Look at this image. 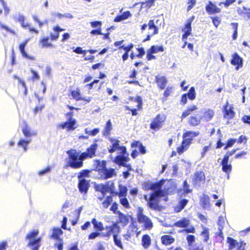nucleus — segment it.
Here are the masks:
<instances>
[{
	"instance_id": "f704fd0d",
	"label": "nucleus",
	"mask_w": 250,
	"mask_h": 250,
	"mask_svg": "<svg viewBox=\"0 0 250 250\" xmlns=\"http://www.w3.org/2000/svg\"><path fill=\"white\" fill-rule=\"evenodd\" d=\"M225 222V219L223 216H221L218 217L217 224L219 226L218 229L220 231L219 235L220 236H222V235L223 234L222 229L224 226Z\"/></svg>"
},
{
	"instance_id": "338daca9",
	"label": "nucleus",
	"mask_w": 250,
	"mask_h": 250,
	"mask_svg": "<svg viewBox=\"0 0 250 250\" xmlns=\"http://www.w3.org/2000/svg\"><path fill=\"white\" fill-rule=\"evenodd\" d=\"M90 33L96 35H103V33L101 32V28H98L97 29L92 30Z\"/></svg>"
},
{
	"instance_id": "1a4fd4ad",
	"label": "nucleus",
	"mask_w": 250,
	"mask_h": 250,
	"mask_svg": "<svg viewBox=\"0 0 250 250\" xmlns=\"http://www.w3.org/2000/svg\"><path fill=\"white\" fill-rule=\"evenodd\" d=\"M98 149L97 144L94 143L91 144L87 148L85 151L82 152V157H83L84 159H91L96 156V153Z\"/></svg>"
},
{
	"instance_id": "72a5a7b5",
	"label": "nucleus",
	"mask_w": 250,
	"mask_h": 250,
	"mask_svg": "<svg viewBox=\"0 0 250 250\" xmlns=\"http://www.w3.org/2000/svg\"><path fill=\"white\" fill-rule=\"evenodd\" d=\"M53 30L54 31L56 32L57 33H55V34H50V38H51V40L55 41V40H56L59 38V32L63 31V30H64V29L63 28H60L58 26H55L53 27Z\"/></svg>"
},
{
	"instance_id": "cd10ccee",
	"label": "nucleus",
	"mask_w": 250,
	"mask_h": 250,
	"mask_svg": "<svg viewBox=\"0 0 250 250\" xmlns=\"http://www.w3.org/2000/svg\"><path fill=\"white\" fill-rule=\"evenodd\" d=\"M91 223L94 226V228L96 231H102L104 230V227L102 222L97 221L96 218H93Z\"/></svg>"
},
{
	"instance_id": "a878e982",
	"label": "nucleus",
	"mask_w": 250,
	"mask_h": 250,
	"mask_svg": "<svg viewBox=\"0 0 250 250\" xmlns=\"http://www.w3.org/2000/svg\"><path fill=\"white\" fill-rule=\"evenodd\" d=\"M63 233L62 230L59 228H54L52 229V233L50 237L54 239H59V237Z\"/></svg>"
},
{
	"instance_id": "f8f14e48",
	"label": "nucleus",
	"mask_w": 250,
	"mask_h": 250,
	"mask_svg": "<svg viewBox=\"0 0 250 250\" xmlns=\"http://www.w3.org/2000/svg\"><path fill=\"white\" fill-rule=\"evenodd\" d=\"M165 119L164 115H158L150 124V128L156 130H159L162 126Z\"/></svg>"
},
{
	"instance_id": "5fc2aeb1",
	"label": "nucleus",
	"mask_w": 250,
	"mask_h": 250,
	"mask_svg": "<svg viewBox=\"0 0 250 250\" xmlns=\"http://www.w3.org/2000/svg\"><path fill=\"white\" fill-rule=\"evenodd\" d=\"M188 203V200L187 199H183L180 202L179 206V207H177L178 208H179L177 210V211H180L182 209H183L185 207V206L186 205V204Z\"/></svg>"
},
{
	"instance_id": "a19ab883",
	"label": "nucleus",
	"mask_w": 250,
	"mask_h": 250,
	"mask_svg": "<svg viewBox=\"0 0 250 250\" xmlns=\"http://www.w3.org/2000/svg\"><path fill=\"white\" fill-rule=\"evenodd\" d=\"M0 28L5 30L6 32L10 33L13 35H16L17 33L15 30L11 29L8 26L0 22Z\"/></svg>"
},
{
	"instance_id": "423d86ee",
	"label": "nucleus",
	"mask_w": 250,
	"mask_h": 250,
	"mask_svg": "<svg viewBox=\"0 0 250 250\" xmlns=\"http://www.w3.org/2000/svg\"><path fill=\"white\" fill-rule=\"evenodd\" d=\"M68 96H71V98L76 101H83L87 103L90 102L91 98H86L83 97L81 92V89L79 87H77L76 89L71 90L68 94Z\"/></svg>"
},
{
	"instance_id": "de8ad7c7",
	"label": "nucleus",
	"mask_w": 250,
	"mask_h": 250,
	"mask_svg": "<svg viewBox=\"0 0 250 250\" xmlns=\"http://www.w3.org/2000/svg\"><path fill=\"white\" fill-rule=\"evenodd\" d=\"M18 21L20 23L21 26L23 28H26L29 26V24L25 23V18L22 15H20L19 16Z\"/></svg>"
},
{
	"instance_id": "bb28decb",
	"label": "nucleus",
	"mask_w": 250,
	"mask_h": 250,
	"mask_svg": "<svg viewBox=\"0 0 250 250\" xmlns=\"http://www.w3.org/2000/svg\"><path fill=\"white\" fill-rule=\"evenodd\" d=\"M161 241L163 244L169 245L174 242L175 239L170 235H166L161 237Z\"/></svg>"
},
{
	"instance_id": "2f4dec72",
	"label": "nucleus",
	"mask_w": 250,
	"mask_h": 250,
	"mask_svg": "<svg viewBox=\"0 0 250 250\" xmlns=\"http://www.w3.org/2000/svg\"><path fill=\"white\" fill-rule=\"evenodd\" d=\"M199 134V131H187L183 134V138L190 139V141H192L193 138L198 136Z\"/></svg>"
},
{
	"instance_id": "c85d7f7f",
	"label": "nucleus",
	"mask_w": 250,
	"mask_h": 250,
	"mask_svg": "<svg viewBox=\"0 0 250 250\" xmlns=\"http://www.w3.org/2000/svg\"><path fill=\"white\" fill-rule=\"evenodd\" d=\"M131 16V13L129 11H127L125 12L121 15L117 16L115 19L114 20V21L115 22H119L123 20L128 19L129 17Z\"/></svg>"
},
{
	"instance_id": "3c124183",
	"label": "nucleus",
	"mask_w": 250,
	"mask_h": 250,
	"mask_svg": "<svg viewBox=\"0 0 250 250\" xmlns=\"http://www.w3.org/2000/svg\"><path fill=\"white\" fill-rule=\"evenodd\" d=\"M188 98L190 100H194L195 98V89L193 87H191L188 94Z\"/></svg>"
},
{
	"instance_id": "393cba45",
	"label": "nucleus",
	"mask_w": 250,
	"mask_h": 250,
	"mask_svg": "<svg viewBox=\"0 0 250 250\" xmlns=\"http://www.w3.org/2000/svg\"><path fill=\"white\" fill-rule=\"evenodd\" d=\"M156 81L158 86L161 89H163L165 88L166 85L167 83V80L165 77L156 76Z\"/></svg>"
},
{
	"instance_id": "e433bc0d",
	"label": "nucleus",
	"mask_w": 250,
	"mask_h": 250,
	"mask_svg": "<svg viewBox=\"0 0 250 250\" xmlns=\"http://www.w3.org/2000/svg\"><path fill=\"white\" fill-rule=\"evenodd\" d=\"M40 43L42 47H48L52 46L51 43L49 42V38L47 37L42 38L40 40Z\"/></svg>"
},
{
	"instance_id": "a211bd4d",
	"label": "nucleus",
	"mask_w": 250,
	"mask_h": 250,
	"mask_svg": "<svg viewBox=\"0 0 250 250\" xmlns=\"http://www.w3.org/2000/svg\"><path fill=\"white\" fill-rule=\"evenodd\" d=\"M229 160L228 156H224L223 159L221 162L222 166V170L226 173L229 174L232 169V166L231 164H229Z\"/></svg>"
},
{
	"instance_id": "49530a36",
	"label": "nucleus",
	"mask_w": 250,
	"mask_h": 250,
	"mask_svg": "<svg viewBox=\"0 0 250 250\" xmlns=\"http://www.w3.org/2000/svg\"><path fill=\"white\" fill-rule=\"evenodd\" d=\"M151 52L153 53H157L159 52L164 51V48L163 46H155L153 45L150 48Z\"/></svg>"
},
{
	"instance_id": "9b49d317",
	"label": "nucleus",
	"mask_w": 250,
	"mask_h": 250,
	"mask_svg": "<svg viewBox=\"0 0 250 250\" xmlns=\"http://www.w3.org/2000/svg\"><path fill=\"white\" fill-rule=\"evenodd\" d=\"M29 41V39H25L19 44L18 48L22 57L29 60L34 61L36 60V57L34 56L28 55L25 51V47Z\"/></svg>"
},
{
	"instance_id": "864d4df0",
	"label": "nucleus",
	"mask_w": 250,
	"mask_h": 250,
	"mask_svg": "<svg viewBox=\"0 0 250 250\" xmlns=\"http://www.w3.org/2000/svg\"><path fill=\"white\" fill-rule=\"evenodd\" d=\"M186 239L188 245L191 246H192V243L195 242V236L193 235H188L187 236Z\"/></svg>"
},
{
	"instance_id": "20e7f679",
	"label": "nucleus",
	"mask_w": 250,
	"mask_h": 250,
	"mask_svg": "<svg viewBox=\"0 0 250 250\" xmlns=\"http://www.w3.org/2000/svg\"><path fill=\"white\" fill-rule=\"evenodd\" d=\"M94 170L98 172V179L105 180L109 178V169L106 167V162L96 160Z\"/></svg>"
},
{
	"instance_id": "58836bf2",
	"label": "nucleus",
	"mask_w": 250,
	"mask_h": 250,
	"mask_svg": "<svg viewBox=\"0 0 250 250\" xmlns=\"http://www.w3.org/2000/svg\"><path fill=\"white\" fill-rule=\"evenodd\" d=\"M142 243L145 248H147L150 245V238L148 235H144L142 238Z\"/></svg>"
},
{
	"instance_id": "39448f33",
	"label": "nucleus",
	"mask_w": 250,
	"mask_h": 250,
	"mask_svg": "<svg viewBox=\"0 0 250 250\" xmlns=\"http://www.w3.org/2000/svg\"><path fill=\"white\" fill-rule=\"evenodd\" d=\"M119 143V140L110 138V153L117 152L118 155L120 156L127 154L125 147L121 146Z\"/></svg>"
},
{
	"instance_id": "09e8293b",
	"label": "nucleus",
	"mask_w": 250,
	"mask_h": 250,
	"mask_svg": "<svg viewBox=\"0 0 250 250\" xmlns=\"http://www.w3.org/2000/svg\"><path fill=\"white\" fill-rule=\"evenodd\" d=\"M120 202L121 205L125 208H130L129 202L127 198H125V197L120 198Z\"/></svg>"
},
{
	"instance_id": "ea45409f",
	"label": "nucleus",
	"mask_w": 250,
	"mask_h": 250,
	"mask_svg": "<svg viewBox=\"0 0 250 250\" xmlns=\"http://www.w3.org/2000/svg\"><path fill=\"white\" fill-rule=\"evenodd\" d=\"M127 189L125 186L119 185V193L118 196L120 198L126 197Z\"/></svg>"
},
{
	"instance_id": "052dcab7",
	"label": "nucleus",
	"mask_w": 250,
	"mask_h": 250,
	"mask_svg": "<svg viewBox=\"0 0 250 250\" xmlns=\"http://www.w3.org/2000/svg\"><path fill=\"white\" fill-rule=\"evenodd\" d=\"M100 233L99 232H93L89 234L88 235V239H94L96 238L97 237L99 236Z\"/></svg>"
},
{
	"instance_id": "e2e57ef3",
	"label": "nucleus",
	"mask_w": 250,
	"mask_h": 250,
	"mask_svg": "<svg viewBox=\"0 0 250 250\" xmlns=\"http://www.w3.org/2000/svg\"><path fill=\"white\" fill-rule=\"evenodd\" d=\"M184 191L186 193H188L191 191V190L189 188V185L188 184L187 181L184 182Z\"/></svg>"
},
{
	"instance_id": "473e14b6",
	"label": "nucleus",
	"mask_w": 250,
	"mask_h": 250,
	"mask_svg": "<svg viewBox=\"0 0 250 250\" xmlns=\"http://www.w3.org/2000/svg\"><path fill=\"white\" fill-rule=\"evenodd\" d=\"M147 25L148 26L149 30H153V31L151 32V35H154L158 33V28L155 25L153 20H150Z\"/></svg>"
},
{
	"instance_id": "a18cd8bd",
	"label": "nucleus",
	"mask_w": 250,
	"mask_h": 250,
	"mask_svg": "<svg viewBox=\"0 0 250 250\" xmlns=\"http://www.w3.org/2000/svg\"><path fill=\"white\" fill-rule=\"evenodd\" d=\"M30 72L32 73V75L31 77L28 79V80H31L32 82H34L40 79V76L36 71L33 69H31Z\"/></svg>"
},
{
	"instance_id": "0eeeda50",
	"label": "nucleus",
	"mask_w": 250,
	"mask_h": 250,
	"mask_svg": "<svg viewBox=\"0 0 250 250\" xmlns=\"http://www.w3.org/2000/svg\"><path fill=\"white\" fill-rule=\"evenodd\" d=\"M128 155V153L123 156L117 155L114 158L113 162L118 165L126 167L127 168V171H131L132 169L130 165H127L125 163L129 160Z\"/></svg>"
},
{
	"instance_id": "ddd939ff",
	"label": "nucleus",
	"mask_w": 250,
	"mask_h": 250,
	"mask_svg": "<svg viewBox=\"0 0 250 250\" xmlns=\"http://www.w3.org/2000/svg\"><path fill=\"white\" fill-rule=\"evenodd\" d=\"M90 187L89 181L85 179H79L78 188L79 191L83 194H86Z\"/></svg>"
},
{
	"instance_id": "79ce46f5",
	"label": "nucleus",
	"mask_w": 250,
	"mask_h": 250,
	"mask_svg": "<svg viewBox=\"0 0 250 250\" xmlns=\"http://www.w3.org/2000/svg\"><path fill=\"white\" fill-rule=\"evenodd\" d=\"M113 237L115 244L120 248L123 249V246L122 244L121 238L118 237L116 234H114Z\"/></svg>"
},
{
	"instance_id": "13d9d810",
	"label": "nucleus",
	"mask_w": 250,
	"mask_h": 250,
	"mask_svg": "<svg viewBox=\"0 0 250 250\" xmlns=\"http://www.w3.org/2000/svg\"><path fill=\"white\" fill-rule=\"evenodd\" d=\"M109 120L107 121L105 127L103 131V134L104 136H107L109 134Z\"/></svg>"
},
{
	"instance_id": "4be33fe9",
	"label": "nucleus",
	"mask_w": 250,
	"mask_h": 250,
	"mask_svg": "<svg viewBox=\"0 0 250 250\" xmlns=\"http://www.w3.org/2000/svg\"><path fill=\"white\" fill-rule=\"evenodd\" d=\"M189 139H190L184 138L182 146L177 148V152L179 154L183 153L188 148L190 144L191 143V141H190Z\"/></svg>"
},
{
	"instance_id": "6ab92c4d",
	"label": "nucleus",
	"mask_w": 250,
	"mask_h": 250,
	"mask_svg": "<svg viewBox=\"0 0 250 250\" xmlns=\"http://www.w3.org/2000/svg\"><path fill=\"white\" fill-rule=\"evenodd\" d=\"M205 180L204 173L202 171H198L194 175V184L199 186L201 184L203 183Z\"/></svg>"
},
{
	"instance_id": "7c9ffc66",
	"label": "nucleus",
	"mask_w": 250,
	"mask_h": 250,
	"mask_svg": "<svg viewBox=\"0 0 250 250\" xmlns=\"http://www.w3.org/2000/svg\"><path fill=\"white\" fill-rule=\"evenodd\" d=\"M201 119V117L191 116L189 118L188 123L192 126H196L200 124Z\"/></svg>"
},
{
	"instance_id": "8fccbe9b",
	"label": "nucleus",
	"mask_w": 250,
	"mask_h": 250,
	"mask_svg": "<svg viewBox=\"0 0 250 250\" xmlns=\"http://www.w3.org/2000/svg\"><path fill=\"white\" fill-rule=\"evenodd\" d=\"M89 172L90 170L88 169H83L79 173L78 178L81 179V178L83 177L88 176Z\"/></svg>"
},
{
	"instance_id": "bf43d9fd",
	"label": "nucleus",
	"mask_w": 250,
	"mask_h": 250,
	"mask_svg": "<svg viewBox=\"0 0 250 250\" xmlns=\"http://www.w3.org/2000/svg\"><path fill=\"white\" fill-rule=\"evenodd\" d=\"M54 247L57 248L58 250H62L63 249V242L62 239H59V242L54 244Z\"/></svg>"
},
{
	"instance_id": "5701e85b",
	"label": "nucleus",
	"mask_w": 250,
	"mask_h": 250,
	"mask_svg": "<svg viewBox=\"0 0 250 250\" xmlns=\"http://www.w3.org/2000/svg\"><path fill=\"white\" fill-rule=\"evenodd\" d=\"M190 225V220L186 218L182 219L176 222L173 225V227L179 228H187Z\"/></svg>"
},
{
	"instance_id": "6e6552de",
	"label": "nucleus",
	"mask_w": 250,
	"mask_h": 250,
	"mask_svg": "<svg viewBox=\"0 0 250 250\" xmlns=\"http://www.w3.org/2000/svg\"><path fill=\"white\" fill-rule=\"evenodd\" d=\"M118 209L119 205L116 203H113L110 208V210L113 211L115 214L118 215L120 222L124 225H126L128 224L129 221L128 217L123 214Z\"/></svg>"
},
{
	"instance_id": "4468645a",
	"label": "nucleus",
	"mask_w": 250,
	"mask_h": 250,
	"mask_svg": "<svg viewBox=\"0 0 250 250\" xmlns=\"http://www.w3.org/2000/svg\"><path fill=\"white\" fill-rule=\"evenodd\" d=\"M22 132L26 138L31 137L37 135V131L32 130L25 121L23 122V126L22 128Z\"/></svg>"
},
{
	"instance_id": "c03bdc74",
	"label": "nucleus",
	"mask_w": 250,
	"mask_h": 250,
	"mask_svg": "<svg viewBox=\"0 0 250 250\" xmlns=\"http://www.w3.org/2000/svg\"><path fill=\"white\" fill-rule=\"evenodd\" d=\"M201 235L203 238V241L208 242L209 238L208 229L206 228L204 229Z\"/></svg>"
},
{
	"instance_id": "774afa93",
	"label": "nucleus",
	"mask_w": 250,
	"mask_h": 250,
	"mask_svg": "<svg viewBox=\"0 0 250 250\" xmlns=\"http://www.w3.org/2000/svg\"><path fill=\"white\" fill-rule=\"evenodd\" d=\"M212 18V22H213L214 26H216V27H218V26L219 25V24L220 22V20L219 18L213 17V18Z\"/></svg>"
},
{
	"instance_id": "7ed1b4c3",
	"label": "nucleus",
	"mask_w": 250,
	"mask_h": 250,
	"mask_svg": "<svg viewBox=\"0 0 250 250\" xmlns=\"http://www.w3.org/2000/svg\"><path fill=\"white\" fill-rule=\"evenodd\" d=\"M39 234L38 229H33L29 231L25 236V239L28 241L27 247L30 250H39L41 246L42 239L40 237H38Z\"/></svg>"
},
{
	"instance_id": "f03ea898",
	"label": "nucleus",
	"mask_w": 250,
	"mask_h": 250,
	"mask_svg": "<svg viewBox=\"0 0 250 250\" xmlns=\"http://www.w3.org/2000/svg\"><path fill=\"white\" fill-rule=\"evenodd\" d=\"M68 156V160L66 163V167L77 169L81 168L83 166V161L84 160L82 157V153L79 154L75 149H71L66 151Z\"/></svg>"
},
{
	"instance_id": "412c9836",
	"label": "nucleus",
	"mask_w": 250,
	"mask_h": 250,
	"mask_svg": "<svg viewBox=\"0 0 250 250\" xmlns=\"http://www.w3.org/2000/svg\"><path fill=\"white\" fill-rule=\"evenodd\" d=\"M138 219L139 222L144 223L146 228L150 229L152 228V223L151 220L147 216L144 215L143 213L140 214Z\"/></svg>"
},
{
	"instance_id": "69168bd1",
	"label": "nucleus",
	"mask_w": 250,
	"mask_h": 250,
	"mask_svg": "<svg viewBox=\"0 0 250 250\" xmlns=\"http://www.w3.org/2000/svg\"><path fill=\"white\" fill-rule=\"evenodd\" d=\"M44 105L43 104L36 106L33 109L34 113L35 114H36L39 112H41L44 107Z\"/></svg>"
},
{
	"instance_id": "4d7b16f0",
	"label": "nucleus",
	"mask_w": 250,
	"mask_h": 250,
	"mask_svg": "<svg viewBox=\"0 0 250 250\" xmlns=\"http://www.w3.org/2000/svg\"><path fill=\"white\" fill-rule=\"evenodd\" d=\"M156 0H148L146 2H142V5H146V7L147 8H150L151 6H152L153 5V3L154 1Z\"/></svg>"
},
{
	"instance_id": "c9c22d12",
	"label": "nucleus",
	"mask_w": 250,
	"mask_h": 250,
	"mask_svg": "<svg viewBox=\"0 0 250 250\" xmlns=\"http://www.w3.org/2000/svg\"><path fill=\"white\" fill-rule=\"evenodd\" d=\"M214 116V111L212 110H208L204 113V115L202 119H204L206 121L210 120Z\"/></svg>"
},
{
	"instance_id": "2eb2a0df",
	"label": "nucleus",
	"mask_w": 250,
	"mask_h": 250,
	"mask_svg": "<svg viewBox=\"0 0 250 250\" xmlns=\"http://www.w3.org/2000/svg\"><path fill=\"white\" fill-rule=\"evenodd\" d=\"M94 188L96 191L101 192L103 197L107 192H109V185L108 182L105 184H97L94 186Z\"/></svg>"
},
{
	"instance_id": "0e129e2a",
	"label": "nucleus",
	"mask_w": 250,
	"mask_h": 250,
	"mask_svg": "<svg viewBox=\"0 0 250 250\" xmlns=\"http://www.w3.org/2000/svg\"><path fill=\"white\" fill-rule=\"evenodd\" d=\"M8 247L7 242L6 241H2L0 242V250H6Z\"/></svg>"
},
{
	"instance_id": "37998d69",
	"label": "nucleus",
	"mask_w": 250,
	"mask_h": 250,
	"mask_svg": "<svg viewBox=\"0 0 250 250\" xmlns=\"http://www.w3.org/2000/svg\"><path fill=\"white\" fill-rule=\"evenodd\" d=\"M14 78L15 79H17L19 81V83L21 84V85L23 87L24 90V95L26 96L27 94V88L26 87V84L24 81L22 80L19 77H18L17 75H14L13 76Z\"/></svg>"
},
{
	"instance_id": "aec40b11",
	"label": "nucleus",
	"mask_w": 250,
	"mask_h": 250,
	"mask_svg": "<svg viewBox=\"0 0 250 250\" xmlns=\"http://www.w3.org/2000/svg\"><path fill=\"white\" fill-rule=\"evenodd\" d=\"M231 63L234 65H237L236 69L238 70L239 67L243 65V59L241 58L237 53H235L232 56V59L231 61Z\"/></svg>"
},
{
	"instance_id": "b1692460",
	"label": "nucleus",
	"mask_w": 250,
	"mask_h": 250,
	"mask_svg": "<svg viewBox=\"0 0 250 250\" xmlns=\"http://www.w3.org/2000/svg\"><path fill=\"white\" fill-rule=\"evenodd\" d=\"M191 21L189 20L188 22L186 24L185 28L183 29V31L185 32V33L182 36L183 41H185V39H187L188 37L191 34Z\"/></svg>"
},
{
	"instance_id": "603ef678",
	"label": "nucleus",
	"mask_w": 250,
	"mask_h": 250,
	"mask_svg": "<svg viewBox=\"0 0 250 250\" xmlns=\"http://www.w3.org/2000/svg\"><path fill=\"white\" fill-rule=\"evenodd\" d=\"M0 2H1V4L3 8L4 14L5 15L8 14L10 10L9 8L7 6L5 1L4 0H0Z\"/></svg>"
},
{
	"instance_id": "6e6d98bb",
	"label": "nucleus",
	"mask_w": 250,
	"mask_h": 250,
	"mask_svg": "<svg viewBox=\"0 0 250 250\" xmlns=\"http://www.w3.org/2000/svg\"><path fill=\"white\" fill-rule=\"evenodd\" d=\"M73 51L77 54L83 55H85L86 52V50H83L82 48L79 46L77 47L74 50H73Z\"/></svg>"
},
{
	"instance_id": "dca6fc26",
	"label": "nucleus",
	"mask_w": 250,
	"mask_h": 250,
	"mask_svg": "<svg viewBox=\"0 0 250 250\" xmlns=\"http://www.w3.org/2000/svg\"><path fill=\"white\" fill-rule=\"evenodd\" d=\"M233 107L229 105L228 102L224 106L223 112H224V117L228 119H230L233 118L234 116V112L233 111Z\"/></svg>"
},
{
	"instance_id": "4c0bfd02",
	"label": "nucleus",
	"mask_w": 250,
	"mask_h": 250,
	"mask_svg": "<svg viewBox=\"0 0 250 250\" xmlns=\"http://www.w3.org/2000/svg\"><path fill=\"white\" fill-rule=\"evenodd\" d=\"M227 243L229 244V248L230 250H232L239 244L238 242L236 240L230 237H228L227 238Z\"/></svg>"
},
{
	"instance_id": "f3484780",
	"label": "nucleus",
	"mask_w": 250,
	"mask_h": 250,
	"mask_svg": "<svg viewBox=\"0 0 250 250\" xmlns=\"http://www.w3.org/2000/svg\"><path fill=\"white\" fill-rule=\"evenodd\" d=\"M206 10L209 15L218 13L221 12L220 8L217 7L216 5L213 4L211 1H209L208 4L206 5Z\"/></svg>"
},
{
	"instance_id": "f257e3e1",
	"label": "nucleus",
	"mask_w": 250,
	"mask_h": 250,
	"mask_svg": "<svg viewBox=\"0 0 250 250\" xmlns=\"http://www.w3.org/2000/svg\"><path fill=\"white\" fill-rule=\"evenodd\" d=\"M164 181H161L158 183L151 184L147 188L148 189L154 190L149 197L148 205L149 207L153 209L158 208V198L165 196V192L162 189V187Z\"/></svg>"
},
{
	"instance_id": "c756f323",
	"label": "nucleus",
	"mask_w": 250,
	"mask_h": 250,
	"mask_svg": "<svg viewBox=\"0 0 250 250\" xmlns=\"http://www.w3.org/2000/svg\"><path fill=\"white\" fill-rule=\"evenodd\" d=\"M30 140H26L23 139H21L18 141L17 145L19 147H22L23 151H26L27 150L28 145L30 142Z\"/></svg>"
},
{
	"instance_id": "680f3d73",
	"label": "nucleus",
	"mask_w": 250,
	"mask_h": 250,
	"mask_svg": "<svg viewBox=\"0 0 250 250\" xmlns=\"http://www.w3.org/2000/svg\"><path fill=\"white\" fill-rule=\"evenodd\" d=\"M91 26L93 28H101V22L99 21H94L90 22Z\"/></svg>"
},
{
	"instance_id": "9d476101",
	"label": "nucleus",
	"mask_w": 250,
	"mask_h": 250,
	"mask_svg": "<svg viewBox=\"0 0 250 250\" xmlns=\"http://www.w3.org/2000/svg\"><path fill=\"white\" fill-rule=\"evenodd\" d=\"M76 124V120H67L66 121L59 124L58 128L62 129H66L68 131H73L77 128Z\"/></svg>"
}]
</instances>
